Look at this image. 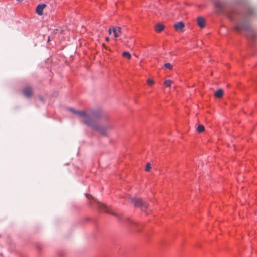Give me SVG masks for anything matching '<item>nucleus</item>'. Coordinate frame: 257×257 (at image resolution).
<instances>
[{"label": "nucleus", "instance_id": "f257e3e1", "mask_svg": "<svg viewBox=\"0 0 257 257\" xmlns=\"http://www.w3.org/2000/svg\"><path fill=\"white\" fill-rule=\"evenodd\" d=\"M69 110L78 115L80 117V121L83 123L91 127L93 130L98 131L104 136L106 135V129L95 121V119H97L102 116V111L101 109H91L85 111L75 110L73 108H70Z\"/></svg>", "mask_w": 257, "mask_h": 257}, {"label": "nucleus", "instance_id": "f03ea898", "mask_svg": "<svg viewBox=\"0 0 257 257\" xmlns=\"http://www.w3.org/2000/svg\"><path fill=\"white\" fill-rule=\"evenodd\" d=\"M237 31H245L246 35L252 39H255L256 34L247 23H241L237 24L235 27Z\"/></svg>", "mask_w": 257, "mask_h": 257}, {"label": "nucleus", "instance_id": "7ed1b4c3", "mask_svg": "<svg viewBox=\"0 0 257 257\" xmlns=\"http://www.w3.org/2000/svg\"><path fill=\"white\" fill-rule=\"evenodd\" d=\"M132 202L136 207H140L142 211L148 213L146 209L148 207V203L140 198H131Z\"/></svg>", "mask_w": 257, "mask_h": 257}, {"label": "nucleus", "instance_id": "20e7f679", "mask_svg": "<svg viewBox=\"0 0 257 257\" xmlns=\"http://www.w3.org/2000/svg\"><path fill=\"white\" fill-rule=\"evenodd\" d=\"M111 31H112L114 37L115 38H118L119 36V34L121 32V29L119 27H113L112 29L108 30V33L111 34Z\"/></svg>", "mask_w": 257, "mask_h": 257}, {"label": "nucleus", "instance_id": "39448f33", "mask_svg": "<svg viewBox=\"0 0 257 257\" xmlns=\"http://www.w3.org/2000/svg\"><path fill=\"white\" fill-rule=\"evenodd\" d=\"M23 93L25 96L30 97L33 94V89L30 86H27L23 90Z\"/></svg>", "mask_w": 257, "mask_h": 257}, {"label": "nucleus", "instance_id": "423d86ee", "mask_svg": "<svg viewBox=\"0 0 257 257\" xmlns=\"http://www.w3.org/2000/svg\"><path fill=\"white\" fill-rule=\"evenodd\" d=\"M126 222L127 223L134 227V230H135L137 231H140V230L139 229L135 228L136 227H138L139 226V224L137 222L134 221L133 220H131L130 218L127 219Z\"/></svg>", "mask_w": 257, "mask_h": 257}, {"label": "nucleus", "instance_id": "0eeeda50", "mask_svg": "<svg viewBox=\"0 0 257 257\" xmlns=\"http://www.w3.org/2000/svg\"><path fill=\"white\" fill-rule=\"evenodd\" d=\"M175 30L178 32H181L184 27V25L183 22H178L174 25Z\"/></svg>", "mask_w": 257, "mask_h": 257}, {"label": "nucleus", "instance_id": "6e6552de", "mask_svg": "<svg viewBox=\"0 0 257 257\" xmlns=\"http://www.w3.org/2000/svg\"><path fill=\"white\" fill-rule=\"evenodd\" d=\"M45 7H46V5H45V4H40V5H39L37 6V9H36L37 13L39 15H42L43 11L44 8H45Z\"/></svg>", "mask_w": 257, "mask_h": 257}, {"label": "nucleus", "instance_id": "1a4fd4ad", "mask_svg": "<svg viewBox=\"0 0 257 257\" xmlns=\"http://www.w3.org/2000/svg\"><path fill=\"white\" fill-rule=\"evenodd\" d=\"M198 25L201 28H204L205 26V21L202 17H198L197 19Z\"/></svg>", "mask_w": 257, "mask_h": 257}, {"label": "nucleus", "instance_id": "9d476101", "mask_svg": "<svg viewBox=\"0 0 257 257\" xmlns=\"http://www.w3.org/2000/svg\"><path fill=\"white\" fill-rule=\"evenodd\" d=\"M98 207L102 211L110 213L107 207L104 204L101 203H98Z\"/></svg>", "mask_w": 257, "mask_h": 257}, {"label": "nucleus", "instance_id": "9b49d317", "mask_svg": "<svg viewBox=\"0 0 257 257\" xmlns=\"http://www.w3.org/2000/svg\"><path fill=\"white\" fill-rule=\"evenodd\" d=\"M164 28V25H163L161 24H158L157 25H156V26L155 27V31L157 32H160L163 30Z\"/></svg>", "mask_w": 257, "mask_h": 257}, {"label": "nucleus", "instance_id": "f8f14e48", "mask_svg": "<svg viewBox=\"0 0 257 257\" xmlns=\"http://www.w3.org/2000/svg\"><path fill=\"white\" fill-rule=\"evenodd\" d=\"M223 94V91L221 89H218L215 93V96L217 98H220Z\"/></svg>", "mask_w": 257, "mask_h": 257}, {"label": "nucleus", "instance_id": "ddd939ff", "mask_svg": "<svg viewBox=\"0 0 257 257\" xmlns=\"http://www.w3.org/2000/svg\"><path fill=\"white\" fill-rule=\"evenodd\" d=\"M204 130V126L203 125H199L197 127V131L199 133H202Z\"/></svg>", "mask_w": 257, "mask_h": 257}, {"label": "nucleus", "instance_id": "4468645a", "mask_svg": "<svg viewBox=\"0 0 257 257\" xmlns=\"http://www.w3.org/2000/svg\"><path fill=\"white\" fill-rule=\"evenodd\" d=\"M122 56H123V57H124L125 58H127L128 59H131V54L127 52H124L122 53Z\"/></svg>", "mask_w": 257, "mask_h": 257}, {"label": "nucleus", "instance_id": "2eb2a0df", "mask_svg": "<svg viewBox=\"0 0 257 257\" xmlns=\"http://www.w3.org/2000/svg\"><path fill=\"white\" fill-rule=\"evenodd\" d=\"M172 81L170 80H166L164 82V84L166 87H170L171 85Z\"/></svg>", "mask_w": 257, "mask_h": 257}, {"label": "nucleus", "instance_id": "dca6fc26", "mask_svg": "<svg viewBox=\"0 0 257 257\" xmlns=\"http://www.w3.org/2000/svg\"><path fill=\"white\" fill-rule=\"evenodd\" d=\"M164 66L167 68V69H169L170 70H171L173 68V66L172 64H171L170 63H166L164 64Z\"/></svg>", "mask_w": 257, "mask_h": 257}, {"label": "nucleus", "instance_id": "f3484780", "mask_svg": "<svg viewBox=\"0 0 257 257\" xmlns=\"http://www.w3.org/2000/svg\"><path fill=\"white\" fill-rule=\"evenodd\" d=\"M216 7L218 8L219 11L221 12L223 10V8L220 3H217Z\"/></svg>", "mask_w": 257, "mask_h": 257}, {"label": "nucleus", "instance_id": "a211bd4d", "mask_svg": "<svg viewBox=\"0 0 257 257\" xmlns=\"http://www.w3.org/2000/svg\"><path fill=\"white\" fill-rule=\"evenodd\" d=\"M151 168V164L150 163H147L146 168H145V170L147 172H149V171H150Z\"/></svg>", "mask_w": 257, "mask_h": 257}, {"label": "nucleus", "instance_id": "6ab92c4d", "mask_svg": "<svg viewBox=\"0 0 257 257\" xmlns=\"http://www.w3.org/2000/svg\"><path fill=\"white\" fill-rule=\"evenodd\" d=\"M147 83L148 84V85L151 86L154 84V82L153 80H152V79H148L147 80Z\"/></svg>", "mask_w": 257, "mask_h": 257}, {"label": "nucleus", "instance_id": "aec40b11", "mask_svg": "<svg viewBox=\"0 0 257 257\" xmlns=\"http://www.w3.org/2000/svg\"><path fill=\"white\" fill-rule=\"evenodd\" d=\"M247 15H252L253 14V10H252V9H249L247 11Z\"/></svg>", "mask_w": 257, "mask_h": 257}, {"label": "nucleus", "instance_id": "412c9836", "mask_svg": "<svg viewBox=\"0 0 257 257\" xmlns=\"http://www.w3.org/2000/svg\"><path fill=\"white\" fill-rule=\"evenodd\" d=\"M85 195H86V197H87V198L89 199V197H90L91 198H92L94 200V201H96L95 200V199H94V198H93L91 195H89V194H85Z\"/></svg>", "mask_w": 257, "mask_h": 257}, {"label": "nucleus", "instance_id": "4be33fe9", "mask_svg": "<svg viewBox=\"0 0 257 257\" xmlns=\"http://www.w3.org/2000/svg\"><path fill=\"white\" fill-rule=\"evenodd\" d=\"M109 38H108V37H106V38H105V40H106V41H107V42H108V41H109Z\"/></svg>", "mask_w": 257, "mask_h": 257}, {"label": "nucleus", "instance_id": "5701e85b", "mask_svg": "<svg viewBox=\"0 0 257 257\" xmlns=\"http://www.w3.org/2000/svg\"><path fill=\"white\" fill-rule=\"evenodd\" d=\"M39 98H40V100H41V101H43V99L42 97L40 96Z\"/></svg>", "mask_w": 257, "mask_h": 257}, {"label": "nucleus", "instance_id": "b1692460", "mask_svg": "<svg viewBox=\"0 0 257 257\" xmlns=\"http://www.w3.org/2000/svg\"><path fill=\"white\" fill-rule=\"evenodd\" d=\"M19 2H22L23 0H17Z\"/></svg>", "mask_w": 257, "mask_h": 257}]
</instances>
